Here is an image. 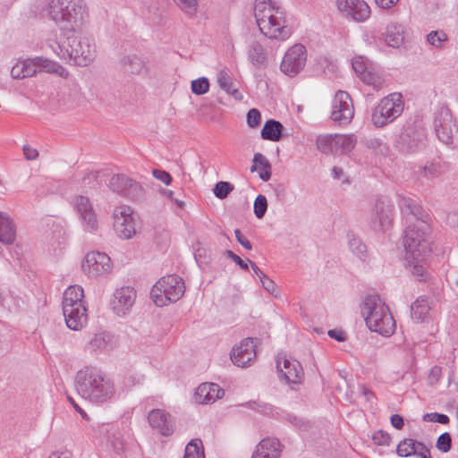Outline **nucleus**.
<instances>
[{
	"instance_id": "obj_1",
	"label": "nucleus",
	"mask_w": 458,
	"mask_h": 458,
	"mask_svg": "<svg viewBox=\"0 0 458 458\" xmlns=\"http://www.w3.org/2000/svg\"><path fill=\"white\" fill-rule=\"evenodd\" d=\"M399 206L406 224L403 236L404 259L414 276L426 280V258L431 250L429 225L423 219L421 207L412 199H401Z\"/></svg>"
},
{
	"instance_id": "obj_2",
	"label": "nucleus",
	"mask_w": 458,
	"mask_h": 458,
	"mask_svg": "<svg viewBox=\"0 0 458 458\" xmlns=\"http://www.w3.org/2000/svg\"><path fill=\"white\" fill-rule=\"evenodd\" d=\"M75 386L83 399L97 405L112 402L116 393L114 381L93 367H85L77 372Z\"/></svg>"
},
{
	"instance_id": "obj_3",
	"label": "nucleus",
	"mask_w": 458,
	"mask_h": 458,
	"mask_svg": "<svg viewBox=\"0 0 458 458\" xmlns=\"http://www.w3.org/2000/svg\"><path fill=\"white\" fill-rule=\"evenodd\" d=\"M52 49L61 59L81 66L92 63L97 53L95 42L84 36L81 29L61 33Z\"/></svg>"
},
{
	"instance_id": "obj_4",
	"label": "nucleus",
	"mask_w": 458,
	"mask_h": 458,
	"mask_svg": "<svg viewBox=\"0 0 458 458\" xmlns=\"http://www.w3.org/2000/svg\"><path fill=\"white\" fill-rule=\"evenodd\" d=\"M254 17L259 31L268 38L284 41L292 35L284 9L273 0H255Z\"/></svg>"
},
{
	"instance_id": "obj_5",
	"label": "nucleus",
	"mask_w": 458,
	"mask_h": 458,
	"mask_svg": "<svg viewBox=\"0 0 458 458\" xmlns=\"http://www.w3.org/2000/svg\"><path fill=\"white\" fill-rule=\"evenodd\" d=\"M361 315L367 327L384 337L396 329L395 320L386 302L377 295H368L361 304Z\"/></svg>"
},
{
	"instance_id": "obj_6",
	"label": "nucleus",
	"mask_w": 458,
	"mask_h": 458,
	"mask_svg": "<svg viewBox=\"0 0 458 458\" xmlns=\"http://www.w3.org/2000/svg\"><path fill=\"white\" fill-rule=\"evenodd\" d=\"M48 14L60 27L61 33L82 29L87 18L83 0H51Z\"/></svg>"
},
{
	"instance_id": "obj_7",
	"label": "nucleus",
	"mask_w": 458,
	"mask_h": 458,
	"mask_svg": "<svg viewBox=\"0 0 458 458\" xmlns=\"http://www.w3.org/2000/svg\"><path fill=\"white\" fill-rule=\"evenodd\" d=\"M185 292L182 279L176 275H168L159 279L150 291V297L158 307H164L180 300Z\"/></svg>"
},
{
	"instance_id": "obj_8",
	"label": "nucleus",
	"mask_w": 458,
	"mask_h": 458,
	"mask_svg": "<svg viewBox=\"0 0 458 458\" xmlns=\"http://www.w3.org/2000/svg\"><path fill=\"white\" fill-rule=\"evenodd\" d=\"M404 109V100L399 92H394L380 99L373 109L371 122L376 127H384L397 119Z\"/></svg>"
},
{
	"instance_id": "obj_9",
	"label": "nucleus",
	"mask_w": 458,
	"mask_h": 458,
	"mask_svg": "<svg viewBox=\"0 0 458 458\" xmlns=\"http://www.w3.org/2000/svg\"><path fill=\"white\" fill-rule=\"evenodd\" d=\"M114 229L120 239L130 240L137 234L139 215L127 205H120L113 211Z\"/></svg>"
},
{
	"instance_id": "obj_10",
	"label": "nucleus",
	"mask_w": 458,
	"mask_h": 458,
	"mask_svg": "<svg viewBox=\"0 0 458 458\" xmlns=\"http://www.w3.org/2000/svg\"><path fill=\"white\" fill-rule=\"evenodd\" d=\"M81 270L91 278L105 276L112 273L113 262L105 252L89 251L81 262Z\"/></svg>"
},
{
	"instance_id": "obj_11",
	"label": "nucleus",
	"mask_w": 458,
	"mask_h": 458,
	"mask_svg": "<svg viewBox=\"0 0 458 458\" xmlns=\"http://www.w3.org/2000/svg\"><path fill=\"white\" fill-rule=\"evenodd\" d=\"M72 207L85 231L94 233L98 229V216L91 200L88 197L76 195L72 200Z\"/></svg>"
},
{
	"instance_id": "obj_12",
	"label": "nucleus",
	"mask_w": 458,
	"mask_h": 458,
	"mask_svg": "<svg viewBox=\"0 0 458 458\" xmlns=\"http://www.w3.org/2000/svg\"><path fill=\"white\" fill-rule=\"evenodd\" d=\"M354 115V107L350 95L338 90L332 100L330 118L339 124H348Z\"/></svg>"
},
{
	"instance_id": "obj_13",
	"label": "nucleus",
	"mask_w": 458,
	"mask_h": 458,
	"mask_svg": "<svg viewBox=\"0 0 458 458\" xmlns=\"http://www.w3.org/2000/svg\"><path fill=\"white\" fill-rule=\"evenodd\" d=\"M306 60V47L301 44H295L284 54L280 69L285 75L294 77L303 70Z\"/></svg>"
},
{
	"instance_id": "obj_14",
	"label": "nucleus",
	"mask_w": 458,
	"mask_h": 458,
	"mask_svg": "<svg viewBox=\"0 0 458 458\" xmlns=\"http://www.w3.org/2000/svg\"><path fill=\"white\" fill-rule=\"evenodd\" d=\"M339 13L346 20L365 22L371 14V9L365 0H335Z\"/></svg>"
},
{
	"instance_id": "obj_15",
	"label": "nucleus",
	"mask_w": 458,
	"mask_h": 458,
	"mask_svg": "<svg viewBox=\"0 0 458 458\" xmlns=\"http://www.w3.org/2000/svg\"><path fill=\"white\" fill-rule=\"evenodd\" d=\"M137 298V292L131 286H122L114 290L110 307L118 317H125L131 311Z\"/></svg>"
},
{
	"instance_id": "obj_16",
	"label": "nucleus",
	"mask_w": 458,
	"mask_h": 458,
	"mask_svg": "<svg viewBox=\"0 0 458 458\" xmlns=\"http://www.w3.org/2000/svg\"><path fill=\"white\" fill-rule=\"evenodd\" d=\"M394 208L389 200L377 199L371 210L370 226L374 231H386L393 222Z\"/></svg>"
},
{
	"instance_id": "obj_17",
	"label": "nucleus",
	"mask_w": 458,
	"mask_h": 458,
	"mask_svg": "<svg viewBox=\"0 0 458 458\" xmlns=\"http://www.w3.org/2000/svg\"><path fill=\"white\" fill-rule=\"evenodd\" d=\"M434 127L438 139L446 145L454 143L456 126L449 109L442 108L434 121Z\"/></svg>"
},
{
	"instance_id": "obj_18",
	"label": "nucleus",
	"mask_w": 458,
	"mask_h": 458,
	"mask_svg": "<svg viewBox=\"0 0 458 458\" xmlns=\"http://www.w3.org/2000/svg\"><path fill=\"white\" fill-rule=\"evenodd\" d=\"M276 369L280 377L289 385L300 384L303 378V369L301 363L294 359L277 357Z\"/></svg>"
},
{
	"instance_id": "obj_19",
	"label": "nucleus",
	"mask_w": 458,
	"mask_h": 458,
	"mask_svg": "<svg viewBox=\"0 0 458 458\" xmlns=\"http://www.w3.org/2000/svg\"><path fill=\"white\" fill-rule=\"evenodd\" d=\"M256 345L252 338H245L235 345L230 353L233 363L238 367H248L256 358Z\"/></svg>"
},
{
	"instance_id": "obj_20",
	"label": "nucleus",
	"mask_w": 458,
	"mask_h": 458,
	"mask_svg": "<svg viewBox=\"0 0 458 458\" xmlns=\"http://www.w3.org/2000/svg\"><path fill=\"white\" fill-rule=\"evenodd\" d=\"M150 427L164 437H169L174 430V420L172 415L164 409H154L148 415Z\"/></svg>"
},
{
	"instance_id": "obj_21",
	"label": "nucleus",
	"mask_w": 458,
	"mask_h": 458,
	"mask_svg": "<svg viewBox=\"0 0 458 458\" xmlns=\"http://www.w3.org/2000/svg\"><path fill=\"white\" fill-rule=\"evenodd\" d=\"M110 189L131 199L137 198L142 191L141 186L125 174H114L109 182Z\"/></svg>"
},
{
	"instance_id": "obj_22",
	"label": "nucleus",
	"mask_w": 458,
	"mask_h": 458,
	"mask_svg": "<svg viewBox=\"0 0 458 458\" xmlns=\"http://www.w3.org/2000/svg\"><path fill=\"white\" fill-rule=\"evenodd\" d=\"M406 28L404 25L391 21L386 24L384 31L381 33L380 39L387 46L393 48H400L405 43Z\"/></svg>"
},
{
	"instance_id": "obj_23",
	"label": "nucleus",
	"mask_w": 458,
	"mask_h": 458,
	"mask_svg": "<svg viewBox=\"0 0 458 458\" xmlns=\"http://www.w3.org/2000/svg\"><path fill=\"white\" fill-rule=\"evenodd\" d=\"M225 391L217 384L202 383L194 393V400L199 404H209L223 397Z\"/></svg>"
},
{
	"instance_id": "obj_24",
	"label": "nucleus",
	"mask_w": 458,
	"mask_h": 458,
	"mask_svg": "<svg viewBox=\"0 0 458 458\" xmlns=\"http://www.w3.org/2000/svg\"><path fill=\"white\" fill-rule=\"evenodd\" d=\"M66 326L74 331L82 329L88 322L87 307L63 308Z\"/></svg>"
},
{
	"instance_id": "obj_25",
	"label": "nucleus",
	"mask_w": 458,
	"mask_h": 458,
	"mask_svg": "<svg viewBox=\"0 0 458 458\" xmlns=\"http://www.w3.org/2000/svg\"><path fill=\"white\" fill-rule=\"evenodd\" d=\"M282 445L276 438L267 437L256 446L250 458H280Z\"/></svg>"
},
{
	"instance_id": "obj_26",
	"label": "nucleus",
	"mask_w": 458,
	"mask_h": 458,
	"mask_svg": "<svg viewBox=\"0 0 458 458\" xmlns=\"http://www.w3.org/2000/svg\"><path fill=\"white\" fill-rule=\"evenodd\" d=\"M62 306L63 308L86 306L83 288L78 284L69 286L64 293Z\"/></svg>"
},
{
	"instance_id": "obj_27",
	"label": "nucleus",
	"mask_w": 458,
	"mask_h": 458,
	"mask_svg": "<svg viewBox=\"0 0 458 458\" xmlns=\"http://www.w3.org/2000/svg\"><path fill=\"white\" fill-rule=\"evenodd\" d=\"M397 454L403 457L418 454L423 458H427V455H429V451L420 442L413 439H404L397 445Z\"/></svg>"
},
{
	"instance_id": "obj_28",
	"label": "nucleus",
	"mask_w": 458,
	"mask_h": 458,
	"mask_svg": "<svg viewBox=\"0 0 458 458\" xmlns=\"http://www.w3.org/2000/svg\"><path fill=\"white\" fill-rule=\"evenodd\" d=\"M16 240V226L13 219L5 213L0 212V242L13 244Z\"/></svg>"
},
{
	"instance_id": "obj_29",
	"label": "nucleus",
	"mask_w": 458,
	"mask_h": 458,
	"mask_svg": "<svg viewBox=\"0 0 458 458\" xmlns=\"http://www.w3.org/2000/svg\"><path fill=\"white\" fill-rule=\"evenodd\" d=\"M35 64H37V73L41 72L55 73L64 79L69 76L68 71L64 66L48 58L35 57Z\"/></svg>"
},
{
	"instance_id": "obj_30",
	"label": "nucleus",
	"mask_w": 458,
	"mask_h": 458,
	"mask_svg": "<svg viewBox=\"0 0 458 458\" xmlns=\"http://www.w3.org/2000/svg\"><path fill=\"white\" fill-rule=\"evenodd\" d=\"M216 82L223 90L232 96L235 100L242 101L243 99V95L239 91V89L233 87L230 72L227 69H223L218 72L216 75Z\"/></svg>"
},
{
	"instance_id": "obj_31",
	"label": "nucleus",
	"mask_w": 458,
	"mask_h": 458,
	"mask_svg": "<svg viewBox=\"0 0 458 458\" xmlns=\"http://www.w3.org/2000/svg\"><path fill=\"white\" fill-rule=\"evenodd\" d=\"M35 58L18 61L11 70V76L13 79H24L32 77L37 73Z\"/></svg>"
},
{
	"instance_id": "obj_32",
	"label": "nucleus",
	"mask_w": 458,
	"mask_h": 458,
	"mask_svg": "<svg viewBox=\"0 0 458 458\" xmlns=\"http://www.w3.org/2000/svg\"><path fill=\"white\" fill-rule=\"evenodd\" d=\"M356 143L357 137L354 134H335V154H348Z\"/></svg>"
},
{
	"instance_id": "obj_33",
	"label": "nucleus",
	"mask_w": 458,
	"mask_h": 458,
	"mask_svg": "<svg viewBox=\"0 0 458 458\" xmlns=\"http://www.w3.org/2000/svg\"><path fill=\"white\" fill-rule=\"evenodd\" d=\"M283 129L280 122L270 119L265 123L260 131L261 138L274 142L278 141L281 139Z\"/></svg>"
},
{
	"instance_id": "obj_34",
	"label": "nucleus",
	"mask_w": 458,
	"mask_h": 458,
	"mask_svg": "<svg viewBox=\"0 0 458 458\" xmlns=\"http://www.w3.org/2000/svg\"><path fill=\"white\" fill-rule=\"evenodd\" d=\"M248 58L250 62L256 67H264L267 64V55L263 46L258 42L253 41L248 49Z\"/></svg>"
},
{
	"instance_id": "obj_35",
	"label": "nucleus",
	"mask_w": 458,
	"mask_h": 458,
	"mask_svg": "<svg viewBox=\"0 0 458 458\" xmlns=\"http://www.w3.org/2000/svg\"><path fill=\"white\" fill-rule=\"evenodd\" d=\"M251 171H258L260 179L264 182H267L271 177V165L267 158L260 153L254 155Z\"/></svg>"
},
{
	"instance_id": "obj_36",
	"label": "nucleus",
	"mask_w": 458,
	"mask_h": 458,
	"mask_svg": "<svg viewBox=\"0 0 458 458\" xmlns=\"http://www.w3.org/2000/svg\"><path fill=\"white\" fill-rule=\"evenodd\" d=\"M346 239L349 250L354 256L360 259L367 257V246L358 235L353 232H348Z\"/></svg>"
},
{
	"instance_id": "obj_37",
	"label": "nucleus",
	"mask_w": 458,
	"mask_h": 458,
	"mask_svg": "<svg viewBox=\"0 0 458 458\" xmlns=\"http://www.w3.org/2000/svg\"><path fill=\"white\" fill-rule=\"evenodd\" d=\"M429 310L428 300L420 297L411 304V318L418 322H422L428 317Z\"/></svg>"
},
{
	"instance_id": "obj_38",
	"label": "nucleus",
	"mask_w": 458,
	"mask_h": 458,
	"mask_svg": "<svg viewBox=\"0 0 458 458\" xmlns=\"http://www.w3.org/2000/svg\"><path fill=\"white\" fill-rule=\"evenodd\" d=\"M426 40L433 48L442 50L446 47L449 37L445 30H437L428 33Z\"/></svg>"
},
{
	"instance_id": "obj_39",
	"label": "nucleus",
	"mask_w": 458,
	"mask_h": 458,
	"mask_svg": "<svg viewBox=\"0 0 458 458\" xmlns=\"http://www.w3.org/2000/svg\"><path fill=\"white\" fill-rule=\"evenodd\" d=\"M317 148L325 154H335V134H320L316 138Z\"/></svg>"
},
{
	"instance_id": "obj_40",
	"label": "nucleus",
	"mask_w": 458,
	"mask_h": 458,
	"mask_svg": "<svg viewBox=\"0 0 458 458\" xmlns=\"http://www.w3.org/2000/svg\"><path fill=\"white\" fill-rule=\"evenodd\" d=\"M173 2L188 17L194 18L197 16L199 0H173Z\"/></svg>"
},
{
	"instance_id": "obj_41",
	"label": "nucleus",
	"mask_w": 458,
	"mask_h": 458,
	"mask_svg": "<svg viewBox=\"0 0 458 458\" xmlns=\"http://www.w3.org/2000/svg\"><path fill=\"white\" fill-rule=\"evenodd\" d=\"M183 458H205L202 441L198 438L191 440L185 447Z\"/></svg>"
},
{
	"instance_id": "obj_42",
	"label": "nucleus",
	"mask_w": 458,
	"mask_h": 458,
	"mask_svg": "<svg viewBox=\"0 0 458 458\" xmlns=\"http://www.w3.org/2000/svg\"><path fill=\"white\" fill-rule=\"evenodd\" d=\"M352 68L357 75L362 79L373 67L369 60L362 55L356 56L352 62Z\"/></svg>"
},
{
	"instance_id": "obj_43",
	"label": "nucleus",
	"mask_w": 458,
	"mask_h": 458,
	"mask_svg": "<svg viewBox=\"0 0 458 458\" xmlns=\"http://www.w3.org/2000/svg\"><path fill=\"white\" fill-rule=\"evenodd\" d=\"M124 65L131 73L140 74L146 70L145 62L138 56H128L124 60Z\"/></svg>"
},
{
	"instance_id": "obj_44",
	"label": "nucleus",
	"mask_w": 458,
	"mask_h": 458,
	"mask_svg": "<svg viewBox=\"0 0 458 458\" xmlns=\"http://www.w3.org/2000/svg\"><path fill=\"white\" fill-rule=\"evenodd\" d=\"M360 80L366 84L372 86L377 90L381 89L385 83L381 74L377 72L373 68Z\"/></svg>"
},
{
	"instance_id": "obj_45",
	"label": "nucleus",
	"mask_w": 458,
	"mask_h": 458,
	"mask_svg": "<svg viewBox=\"0 0 458 458\" xmlns=\"http://www.w3.org/2000/svg\"><path fill=\"white\" fill-rule=\"evenodd\" d=\"M209 81L206 77L198 78L191 82V92L195 95L206 94L209 90Z\"/></svg>"
},
{
	"instance_id": "obj_46",
	"label": "nucleus",
	"mask_w": 458,
	"mask_h": 458,
	"mask_svg": "<svg viewBox=\"0 0 458 458\" xmlns=\"http://www.w3.org/2000/svg\"><path fill=\"white\" fill-rule=\"evenodd\" d=\"M110 340L109 335L106 333H99L90 341V345L93 349L105 350L108 346Z\"/></svg>"
},
{
	"instance_id": "obj_47",
	"label": "nucleus",
	"mask_w": 458,
	"mask_h": 458,
	"mask_svg": "<svg viewBox=\"0 0 458 458\" xmlns=\"http://www.w3.org/2000/svg\"><path fill=\"white\" fill-rule=\"evenodd\" d=\"M267 209V200L266 196L259 194L257 196L255 201H254V214L255 216L260 219L262 218L266 211Z\"/></svg>"
},
{
	"instance_id": "obj_48",
	"label": "nucleus",
	"mask_w": 458,
	"mask_h": 458,
	"mask_svg": "<svg viewBox=\"0 0 458 458\" xmlns=\"http://www.w3.org/2000/svg\"><path fill=\"white\" fill-rule=\"evenodd\" d=\"M261 286L270 294H272L276 298L281 297V291L276 284L269 278L267 276L263 277V279L259 282Z\"/></svg>"
},
{
	"instance_id": "obj_49",
	"label": "nucleus",
	"mask_w": 458,
	"mask_h": 458,
	"mask_svg": "<svg viewBox=\"0 0 458 458\" xmlns=\"http://www.w3.org/2000/svg\"><path fill=\"white\" fill-rule=\"evenodd\" d=\"M233 191V186L227 182H219L215 185L214 194L218 199H225Z\"/></svg>"
},
{
	"instance_id": "obj_50",
	"label": "nucleus",
	"mask_w": 458,
	"mask_h": 458,
	"mask_svg": "<svg viewBox=\"0 0 458 458\" xmlns=\"http://www.w3.org/2000/svg\"><path fill=\"white\" fill-rule=\"evenodd\" d=\"M451 443L452 439L450 434L445 432L438 437L437 441V447L439 451L446 453L451 448Z\"/></svg>"
},
{
	"instance_id": "obj_51",
	"label": "nucleus",
	"mask_w": 458,
	"mask_h": 458,
	"mask_svg": "<svg viewBox=\"0 0 458 458\" xmlns=\"http://www.w3.org/2000/svg\"><path fill=\"white\" fill-rule=\"evenodd\" d=\"M261 122V114L256 109L252 108L247 113V124L250 128H257Z\"/></svg>"
},
{
	"instance_id": "obj_52",
	"label": "nucleus",
	"mask_w": 458,
	"mask_h": 458,
	"mask_svg": "<svg viewBox=\"0 0 458 458\" xmlns=\"http://www.w3.org/2000/svg\"><path fill=\"white\" fill-rule=\"evenodd\" d=\"M423 420L445 424L449 421L448 416L437 412L426 413L423 415Z\"/></svg>"
},
{
	"instance_id": "obj_53",
	"label": "nucleus",
	"mask_w": 458,
	"mask_h": 458,
	"mask_svg": "<svg viewBox=\"0 0 458 458\" xmlns=\"http://www.w3.org/2000/svg\"><path fill=\"white\" fill-rule=\"evenodd\" d=\"M225 255L227 258L235 262L241 268H242L243 270H248L249 264L250 261V259L243 260L232 250H226Z\"/></svg>"
},
{
	"instance_id": "obj_54",
	"label": "nucleus",
	"mask_w": 458,
	"mask_h": 458,
	"mask_svg": "<svg viewBox=\"0 0 458 458\" xmlns=\"http://www.w3.org/2000/svg\"><path fill=\"white\" fill-rule=\"evenodd\" d=\"M152 174H153V176L157 180L162 182L165 185H170L171 184V182H172V176L166 171L155 169V170H153Z\"/></svg>"
},
{
	"instance_id": "obj_55",
	"label": "nucleus",
	"mask_w": 458,
	"mask_h": 458,
	"mask_svg": "<svg viewBox=\"0 0 458 458\" xmlns=\"http://www.w3.org/2000/svg\"><path fill=\"white\" fill-rule=\"evenodd\" d=\"M441 172V167L437 164H429L424 167V174L428 177L437 176Z\"/></svg>"
},
{
	"instance_id": "obj_56",
	"label": "nucleus",
	"mask_w": 458,
	"mask_h": 458,
	"mask_svg": "<svg viewBox=\"0 0 458 458\" xmlns=\"http://www.w3.org/2000/svg\"><path fill=\"white\" fill-rule=\"evenodd\" d=\"M373 441L375 444L378 445H388L390 437L387 434L383 433L382 431L376 432L373 435Z\"/></svg>"
},
{
	"instance_id": "obj_57",
	"label": "nucleus",
	"mask_w": 458,
	"mask_h": 458,
	"mask_svg": "<svg viewBox=\"0 0 458 458\" xmlns=\"http://www.w3.org/2000/svg\"><path fill=\"white\" fill-rule=\"evenodd\" d=\"M23 154L27 160H35L38 157V149L30 145L23 146Z\"/></svg>"
},
{
	"instance_id": "obj_58",
	"label": "nucleus",
	"mask_w": 458,
	"mask_h": 458,
	"mask_svg": "<svg viewBox=\"0 0 458 458\" xmlns=\"http://www.w3.org/2000/svg\"><path fill=\"white\" fill-rule=\"evenodd\" d=\"M234 234H235L237 242L243 248H245L246 250H249L252 249V245H251L250 242L242 234V233L239 229L234 230Z\"/></svg>"
},
{
	"instance_id": "obj_59",
	"label": "nucleus",
	"mask_w": 458,
	"mask_h": 458,
	"mask_svg": "<svg viewBox=\"0 0 458 458\" xmlns=\"http://www.w3.org/2000/svg\"><path fill=\"white\" fill-rule=\"evenodd\" d=\"M400 0H375L376 4L382 9H390L395 6Z\"/></svg>"
},
{
	"instance_id": "obj_60",
	"label": "nucleus",
	"mask_w": 458,
	"mask_h": 458,
	"mask_svg": "<svg viewBox=\"0 0 458 458\" xmlns=\"http://www.w3.org/2000/svg\"><path fill=\"white\" fill-rule=\"evenodd\" d=\"M328 335L335 339L338 342H343L345 340V334L341 330L332 329L328 331Z\"/></svg>"
},
{
	"instance_id": "obj_61",
	"label": "nucleus",
	"mask_w": 458,
	"mask_h": 458,
	"mask_svg": "<svg viewBox=\"0 0 458 458\" xmlns=\"http://www.w3.org/2000/svg\"><path fill=\"white\" fill-rule=\"evenodd\" d=\"M390 420H391V424L395 428L401 429L403 427V420L400 415L394 414L391 416Z\"/></svg>"
},
{
	"instance_id": "obj_62",
	"label": "nucleus",
	"mask_w": 458,
	"mask_h": 458,
	"mask_svg": "<svg viewBox=\"0 0 458 458\" xmlns=\"http://www.w3.org/2000/svg\"><path fill=\"white\" fill-rule=\"evenodd\" d=\"M47 458H72L69 451H56L53 452Z\"/></svg>"
},
{
	"instance_id": "obj_63",
	"label": "nucleus",
	"mask_w": 458,
	"mask_h": 458,
	"mask_svg": "<svg viewBox=\"0 0 458 458\" xmlns=\"http://www.w3.org/2000/svg\"><path fill=\"white\" fill-rule=\"evenodd\" d=\"M69 401L71 404L73 406V408L81 414L82 419L87 420H89V415L75 403V401L72 398H69Z\"/></svg>"
},
{
	"instance_id": "obj_64",
	"label": "nucleus",
	"mask_w": 458,
	"mask_h": 458,
	"mask_svg": "<svg viewBox=\"0 0 458 458\" xmlns=\"http://www.w3.org/2000/svg\"><path fill=\"white\" fill-rule=\"evenodd\" d=\"M250 267L254 272V274L259 277V282L265 277L267 275L252 261H250Z\"/></svg>"
}]
</instances>
